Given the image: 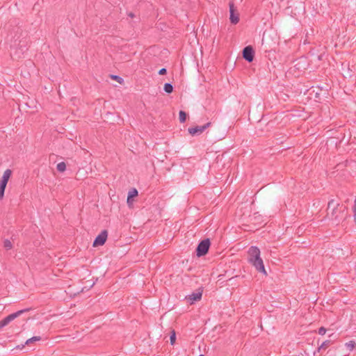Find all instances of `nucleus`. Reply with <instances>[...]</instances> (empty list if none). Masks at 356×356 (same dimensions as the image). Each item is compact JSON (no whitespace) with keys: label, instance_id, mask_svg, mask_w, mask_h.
I'll return each mask as SVG.
<instances>
[{"label":"nucleus","instance_id":"a211bd4d","mask_svg":"<svg viewBox=\"0 0 356 356\" xmlns=\"http://www.w3.org/2000/svg\"><path fill=\"white\" fill-rule=\"evenodd\" d=\"M41 339V337H39V336H34L29 339L26 340V345H29L30 343L34 342V341H40Z\"/></svg>","mask_w":356,"mask_h":356},{"label":"nucleus","instance_id":"6e6552de","mask_svg":"<svg viewBox=\"0 0 356 356\" xmlns=\"http://www.w3.org/2000/svg\"><path fill=\"white\" fill-rule=\"evenodd\" d=\"M248 261L251 263V261H254L259 259L260 250L256 246H251L248 252Z\"/></svg>","mask_w":356,"mask_h":356},{"label":"nucleus","instance_id":"c756f323","mask_svg":"<svg viewBox=\"0 0 356 356\" xmlns=\"http://www.w3.org/2000/svg\"><path fill=\"white\" fill-rule=\"evenodd\" d=\"M3 327H4V326H3V325L2 324L1 321H0V330H1V328H3Z\"/></svg>","mask_w":356,"mask_h":356},{"label":"nucleus","instance_id":"7ed1b4c3","mask_svg":"<svg viewBox=\"0 0 356 356\" xmlns=\"http://www.w3.org/2000/svg\"><path fill=\"white\" fill-rule=\"evenodd\" d=\"M17 47L18 50L16 51L15 54H17V57H20V54H23L27 49V41L25 39L20 40L17 42V39L14 40L13 44H12V48Z\"/></svg>","mask_w":356,"mask_h":356},{"label":"nucleus","instance_id":"ddd939ff","mask_svg":"<svg viewBox=\"0 0 356 356\" xmlns=\"http://www.w3.org/2000/svg\"><path fill=\"white\" fill-rule=\"evenodd\" d=\"M138 192L137 189L133 188L129 191L127 197L129 199H133L134 197L138 196Z\"/></svg>","mask_w":356,"mask_h":356},{"label":"nucleus","instance_id":"c85d7f7f","mask_svg":"<svg viewBox=\"0 0 356 356\" xmlns=\"http://www.w3.org/2000/svg\"><path fill=\"white\" fill-rule=\"evenodd\" d=\"M128 16H129V17H131V18H133L135 15H134V14L133 13H129L128 14Z\"/></svg>","mask_w":356,"mask_h":356},{"label":"nucleus","instance_id":"39448f33","mask_svg":"<svg viewBox=\"0 0 356 356\" xmlns=\"http://www.w3.org/2000/svg\"><path fill=\"white\" fill-rule=\"evenodd\" d=\"M211 123L209 122L202 126H196L194 127H190V128H188V133L190 134H191L192 136L200 135L208 127H209L211 126Z\"/></svg>","mask_w":356,"mask_h":356},{"label":"nucleus","instance_id":"7c9ffc66","mask_svg":"<svg viewBox=\"0 0 356 356\" xmlns=\"http://www.w3.org/2000/svg\"><path fill=\"white\" fill-rule=\"evenodd\" d=\"M166 338H167V335H165V336L163 337V339H165Z\"/></svg>","mask_w":356,"mask_h":356},{"label":"nucleus","instance_id":"dca6fc26","mask_svg":"<svg viewBox=\"0 0 356 356\" xmlns=\"http://www.w3.org/2000/svg\"><path fill=\"white\" fill-rule=\"evenodd\" d=\"M187 114L184 111H180L179 113V119L181 123L185 122L186 120Z\"/></svg>","mask_w":356,"mask_h":356},{"label":"nucleus","instance_id":"bb28decb","mask_svg":"<svg viewBox=\"0 0 356 356\" xmlns=\"http://www.w3.org/2000/svg\"><path fill=\"white\" fill-rule=\"evenodd\" d=\"M127 203L128 204L129 207H131L132 204H133V199H129L128 197H127Z\"/></svg>","mask_w":356,"mask_h":356},{"label":"nucleus","instance_id":"f257e3e1","mask_svg":"<svg viewBox=\"0 0 356 356\" xmlns=\"http://www.w3.org/2000/svg\"><path fill=\"white\" fill-rule=\"evenodd\" d=\"M327 216L334 225H339L347 217V209L343 205L336 203L331 200L327 204Z\"/></svg>","mask_w":356,"mask_h":356},{"label":"nucleus","instance_id":"2eb2a0df","mask_svg":"<svg viewBox=\"0 0 356 356\" xmlns=\"http://www.w3.org/2000/svg\"><path fill=\"white\" fill-rule=\"evenodd\" d=\"M56 169L58 172H63L66 170V164L62 161L57 164Z\"/></svg>","mask_w":356,"mask_h":356},{"label":"nucleus","instance_id":"4468645a","mask_svg":"<svg viewBox=\"0 0 356 356\" xmlns=\"http://www.w3.org/2000/svg\"><path fill=\"white\" fill-rule=\"evenodd\" d=\"M164 91L165 92H167L168 94H170L171 92H172L173 91V86L171 83H165L164 84Z\"/></svg>","mask_w":356,"mask_h":356},{"label":"nucleus","instance_id":"9b49d317","mask_svg":"<svg viewBox=\"0 0 356 356\" xmlns=\"http://www.w3.org/2000/svg\"><path fill=\"white\" fill-rule=\"evenodd\" d=\"M30 308H26V309H21V310H19L15 313H13L10 315H8V318L11 320V321H13V320H15L16 318L19 317L20 315H22V314L26 312H29L30 311Z\"/></svg>","mask_w":356,"mask_h":356},{"label":"nucleus","instance_id":"cd10ccee","mask_svg":"<svg viewBox=\"0 0 356 356\" xmlns=\"http://www.w3.org/2000/svg\"><path fill=\"white\" fill-rule=\"evenodd\" d=\"M354 219H355V222L356 223V207H354Z\"/></svg>","mask_w":356,"mask_h":356},{"label":"nucleus","instance_id":"6ab92c4d","mask_svg":"<svg viewBox=\"0 0 356 356\" xmlns=\"http://www.w3.org/2000/svg\"><path fill=\"white\" fill-rule=\"evenodd\" d=\"M110 77L111 79L116 81L119 83H122L124 82V79L118 75L111 74Z\"/></svg>","mask_w":356,"mask_h":356},{"label":"nucleus","instance_id":"412c9836","mask_svg":"<svg viewBox=\"0 0 356 356\" xmlns=\"http://www.w3.org/2000/svg\"><path fill=\"white\" fill-rule=\"evenodd\" d=\"M330 344H331V341L330 340H326V341H323L321 343V345L320 346V347L318 348V351L321 349H325V348H327Z\"/></svg>","mask_w":356,"mask_h":356},{"label":"nucleus","instance_id":"b1692460","mask_svg":"<svg viewBox=\"0 0 356 356\" xmlns=\"http://www.w3.org/2000/svg\"><path fill=\"white\" fill-rule=\"evenodd\" d=\"M2 324L3 325V326H6L7 325H8L10 322H11V320L8 318V316H7L6 318H4L3 320L1 321Z\"/></svg>","mask_w":356,"mask_h":356},{"label":"nucleus","instance_id":"f03ea898","mask_svg":"<svg viewBox=\"0 0 356 356\" xmlns=\"http://www.w3.org/2000/svg\"><path fill=\"white\" fill-rule=\"evenodd\" d=\"M211 245L209 238H205L201 241L196 248V255L198 257L204 256L207 254Z\"/></svg>","mask_w":356,"mask_h":356},{"label":"nucleus","instance_id":"2f4dec72","mask_svg":"<svg viewBox=\"0 0 356 356\" xmlns=\"http://www.w3.org/2000/svg\"><path fill=\"white\" fill-rule=\"evenodd\" d=\"M199 356H204V355H200Z\"/></svg>","mask_w":356,"mask_h":356},{"label":"nucleus","instance_id":"f8f14e48","mask_svg":"<svg viewBox=\"0 0 356 356\" xmlns=\"http://www.w3.org/2000/svg\"><path fill=\"white\" fill-rule=\"evenodd\" d=\"M11 174L12 171L10 169L6 170L3 172V175L1 177L0 182L7 184Z\"/></svg>","mask_w":356,"mask_h":356},{"label":"nucleus","instance_id":"aec40b11","mask_svg":"<svg viewBox=\"0 0 356 356\" xmlns=\"http://www.w3.org/2000/svg\"><path fill=\"white\" fill-rule=\"evenodd\" d=\"M3 247L6 250H10L13 248V244L10 240L5 239L3 241Z\"/></svg>","mask_w":356,"mask_h":356},{"label":"nucleus","instance_id":"1a4fd4ad","mask_svg":"<svg viewBox=\"0 0 356 356\" xmlns=\"http://www.w3.org/2000/svg\"><path fill=\"white\" fill-rule=\"evenodd\" d=\"M202 296V291L199 289L195 292H193L191 295L186 297L188 301L191 305L193 304L195 302L198 301L201 299Z\"/></svg>","mask_w":356,"mask_h":356},{"label":"nucleus","instance_id":"f3484780","mask_svg":"<svg viewBox=\"0 0 356 356\" xmlns=\"http://www.w3.org/2000/svg\"><path fill=\"white\" fill-rule=\"evenodd\" d=\"M170 343H171V345H173L175 343V340H176V333H175V331L171 328L170 329Z\"/></svg>","mask_w":356,"mask_h":356},{"label":"nucleus","instance_id":"4be33fe9","mask_svg":"<svg viewBox=\"0 0 356 356\" xmlns=\"http://www.w3.org/2000/svg\"><path fill=\"white\" fill-rule=\"evenodd\" d=\"M346 346L351 351L356 346V343L354 341H350L346 343Z\"/></svg>","mask_w":356,"mask_h":356},{"label":"nucleus","instance_id":"0eeeda50","mask_svg":"<svg viewBox=\"0 0 356 356\" xmlns=\"http://www.w3.org/2000/svg\"><path fill=\"white\" fill-rule=\"evenodd\" d=\"M107 236V231L106 229L102 231L101 233L94 240L92 245L94 247L103 245L106 241Z\"/></svg>","mask_w":356,"mask_h":356},{"label":"nucleus","instance_id":"9d476101","mask_svg":"<svg viewBox=\"0 0 356 356\" xmlns=\"http://www.w3.org/2000/svg\"><path fill=\"white\" fill-rule=\"evenodd\" d=\"M250 264L257 269V271L262 273L264 275L267 274L264 268L263 260L261 257L257 260L251 261Z\"/></svg>","mask_w":356,"mask_h":356},{"label":"nucleus","instance_id":"5701e85b","mask_svg":"<svg viewBox=\"0 0 356 356\" xmlns=\"http://www.w3.org/2000/svg\"><path fill=\"white\" fill-rule=\"evenodd\" d=\"M6 184L0 182V198L1 199L4 195L5 189L6 187Z\"/></svg>","mask_w":356,"mask_h":356},{"label":"nucleus","instance_id":"a878e982","mask_svg":"<svg viewBox=\"0 0 356 356\" xmlns=\"http://www.w3.org/2000/svg\"><path fill=\"white\" fill-rule=\"evenodd\" d=\"M167 72L166 68H161L157 73L160 75L165 74Z\"/></svg>","mask_w":356,"mask_h":356},{"label":"nucleus","instance_id":"20e7f679","mask_svg":"<svg viewBox=\"0 0 356 356\" xmlns=\"http://www.w3.org/2000/svg\"><path fill=\"white\" fill-rule=\"evenodd\" d=\"M243 58L248 62L251 63L254 58V51L252 46H246L242 51Z\"/></svg>","mask_w":356,"mask_h":356},{"label":"nucleus","instance_id":"393cba45","mask_svg":"<svg viewBox=\"0 0 356 356\" xmlns=\"http://www.w3.org/2000/svg\"><path fill=\"white\" fill-rule=\"evenodd\" d=\"M318 332L321 335H324L325 334V332H326V329L324 327H321L318 329Z\"/></svg>","mask_w":356,"mask_h":356},{"label":"nucleus","instance_id":"423d86ee","mask_svg":"<svg viewBox=\"0 0 356 356\" xmlns=\"http://www.w3.org/2000/svg\"><path fill=\"white\" fill-rule=\"evenodd\" d=\"M229 7L230 22L233 24H236L239 22V14L236 13L234 3L230 2L229 3Z\"/></svg>","mask_w":356,"mask_h":356}]
</instances>
